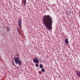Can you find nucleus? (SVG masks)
Instances as JSON below:
<instances>
[{
	"label": "nucleus",
	"instance_id": "obj_1",
	"mask_svg": "<svg viewBox=\"0 0 80 80\" xmlns=\"http://www.w3.org/2000/svg\"><path fill=\"white\" fill-rule=\"evenodd\" d=\"M43 23L47 29L50 30H52V18L49 15L44 16L42 19Z\"/></svg>",
	"mask_w": 80,
	"mask_h": 80
},
{
	"label": "nucleus",
	"instance_id": "obj_2",
	"mask_svg": "<svg viewBox=\"0 0 80 80\" xmlns=\"http://www.w3.org/2000/svg\"><path fill=\"white\" fill-rule=\"evenodd\" d=\"M15 58H13L14 60L16 63V64H18V65H21L22 63H21V60H20V57H19V55L18 52L16 53V55H15Z\"/></svg>",
	"mask_w": 80,
	"mask_h": 80
},
{
	"label": "nucleus",
	"instance_id": "obj_3",
	"mask_svg": "<svg viewBox=\"0 0 80 80\" xmlns=\"http://www.w3.org/2000/svg\"><path fill=\"white\" fill-rule=\"evenodd\" d=\"M18 25L20 28H22V20H18Z\"/></svg>",
	"mask_w": 80,
	"mask_h": 80
},
{
	"label": "nucleus",
	"instance_id": "obj_4",
	"mask_svg": "<svg viewBox=\"0 0 80 80\" xmlns=\"http://www.w3.org/2000/svg\"><path fill=\"white\" fill-rule=\"evenodd\" d=\"M33 62L34 63H38L39 62V61L37 59L34 58L33 59Z\"/></svg>",
	"mask_w": 80,
	"mask_h": 80
},
{
	"label": "nucleus",
	"instance_id": "obj_5",
	"mask_svg": "<svg viewBox=\"0 0 80 80\" xmlns=\"http://www.w3.org/2000/svg\"><path fill=\"white\" fill-rule=\"evenodd\" d=\"M76 73L78 77H80V71L77 70L76 71Z\"/></svg>",
	"mask_w": 80,
	"mask_h": 80
},
{
	"label": "nucleus",
	"instance_id": "obj_6",
	"mask_svg": "<svg viewBox=\"0 0 80 80\" xmlns=\"http://www.w3.org/2000/svg\"><path fill=\"white\" fill-rule=\"evenodd\" d=\"M6 30H7V32H9V31L11 30L10 27H6Z\"/></svg>",
	"mask_w": 80,
	"mask_h": 80
},
{
	"label": "nucleus",
	"instance_id": "obj_7",
	"mask_svg": "<svg viewBox=\"0 0 80 80\" xmlns=\"http://www.w3.org/2000/svg\"><path fill=\"white\" fill-rule=\"evenodd\" d=\"M65 43H66V44H68V38H66L65 40Z\"/></svg>",
	"mask_w": 80,
	"mask_h": 80
},
{
	"label": "nucleus",
	"instance_id": "obj_8",
	"mask_svg": "<svg viewBox=\"0 0 80 80\" xmlns=\"http://www.w3.org/2000/svg\"><path fill=\"white\" fill-rule=\"evenodd\" d=\"M39 67L40 68H43V65L42 64L39 65Z\"/></svg>",
	"mask_w": 80,
	"mask_h": 80
},
{
	"label": "nucleus",
	"instance_id": "obj_9",
	"mask_svg": "<svg viewBox=\"0 0 80 80\" xmlns=\"http://www.w3.org/2000/svg\"><path fill=\"white\" fill-rule=\"evenodd\" d=\"M41 71L42 72H45V69L43 68H42L41 69Z\"/></svg>",
	"mask_w": 80,
	"mask_h": 80
},
{
	"label": "nucleus",
	"instance_id": "obj_10",
	"mask_svg": "<svg viewBox=\"0 0 80 80\" xmlns=\"http://www.w3.org/2000/svg\"><path fill=\"white\" fill-rule=\"evenodd\" d=\"M35 66L36 67H38V64H35Z\"/></svg>",
	"mask_w": 80,
	"mask_h": 80
},
{
	"label": "nucleus",
	"instance_id": "obj_11",
	"mask_svg": "<svg viewBox=\"0 0 80 80\" xmlns=\"http://www.w3.org/2000/svg\"><path fill=\"white\" fill-rule=\"evenodd\" d=\"M39 74H40V75H42V71H39Z\"/></svg>",
	"mask_w": 80,
	"mask_h": 80
},
{
	"label": "nucleus",
	"instance_id": "obj_12",
	"mask_svg": "<svg viewBox=\"0 0 80 80\" xmlns=\"http://www.w3.org/2000/svg\"><path fill=\"white\" fill-rule=\"evenodd\" d=\"M13 65H14V67H17L16 66V65H15V63H13Z\"/></svg>",
	"mask_w": 80,
	"mask_h": 80
},
{
	"label": "nucleus",
	"instance_id": "obj_13",
	"mask_svg": "<svg viewBox=\"0 0 80 80\" xmlns=\"http://www.w3.org/2000/svg\"><path fill=\"white\" fill-rule=\"evenodd\" d=\"M24 6H26V3H24Z\"/></svg>",
	"mask_w": 80,
	"mask_h": 80
},
{
	"label": "nucleus",
	"instance_id": "obj_14",
	"mask_svg": "<svg viewBox=\"0 0 80 80\" xmlns=\"http://www.w3.org/2000/svg\"><path fill=\"white\" fill-rule=\"evenodd\" d=\"M26 0L24 1V3H26Z\"/></svg>",
	"mask_w": 80,
	"mask_h": 80
},
{
	"label": "nucleus",
	"instance_id": "obj_15",
	"mask_svg": "<svg viewBox=\"0 0 80 80\" xmlns=\"http://www.w3.org/2000/svg\"><path fill=\"white\" fill-rule=\"evenodd\" d=\"M19 35H20V33L19 32Z\"/></svg>",
	"mask_w": 80,
	"mask_h": 80
},
{
	"label": "nucleus",
	"instance_id": "obj_16",
	"mask_svg": "<svg viewBox=\"0 0 80 80\" xmlns=\"http://www.w3.org/2000/svg\"><path fill=\"white\" fill-rule=\"evenodd\" d=\"M18 31H19V29H18Z\"/></svg>",
	"mask_w": 80,
	"mask_h": 80
},
{
	"label": "nucleus",
	"instance_id": "obj_17",
	"mask_svg": "<svg viewBox=\"0 0 80 80\" xmlns=\"http://www.w3.org/2000/svg\"><path fill=\"white\" fill-rule=\"evenodd\" d=\"M18 33H20V32L19 31H18Z\"/></svg>",
	"mask_w": 80,
	"mask_h": 80
},
{
	"label": "nucleus",
	"instance_id": "obj_18",
	"mask_svg": "<svg viewBox=\"0 0 80 80\" xmlns=\"http://www.w3.org/2000/svg\"><path fill=\"white\" fill-rule=\"evenodd\" d=\"M4 35H5V34H4Z\"/></svg>",
	"mask_w": 80,
	"mask_h": 80
}]
</instances>
